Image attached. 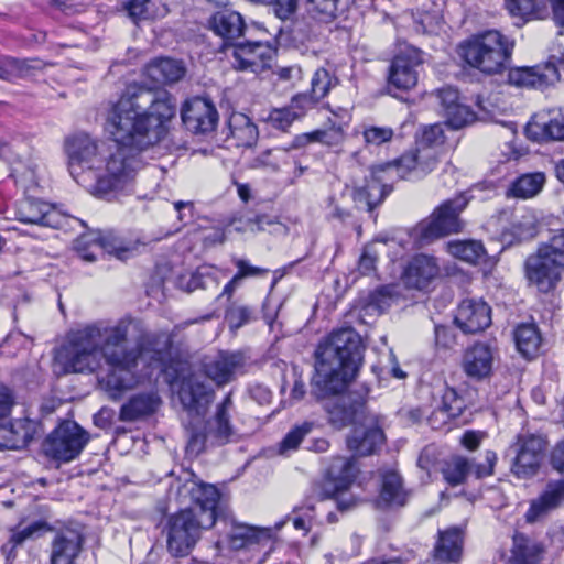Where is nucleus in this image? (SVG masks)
Instances as JSON below:
<instances>
[{"label":"nucleus","instance_id":"37998d69","mask_svg":"<svg viewBox=\"0 0 564 564\" xmlns=\"http://www.w3.org/2000/svg\"><path fill=\"white\" fill-rule=\"evenodd\" d=\"M447 250L455 258L468 263H478L486 256L482 243L476 240L449 241Z\"/></svg>","mask_w":564,"mask_h":564},{"label":"nucleus","instance_id":"79ce46f5","mask_svg":"<svg viewBox=\"0 0 564 564\" xmlns=\"http://www.w3.org/2000/svg\"><path fill=\"white\" fill-rule=\"evenodd\" d=\"M545 183V175L541 172L522 174L517 177L508 189V196L517 198H531L538 195Z\"/></svg>","mask_w":564,"mask_h":564},{"label":"nucleus","instance_id":"774afa93","mask_svg":"<svg viewBox=\"0 0 564 564\" xmlns=\"http://www.w3.org/2000/svg\"><path fill=\"white\" fill-rule=\"evenodd\" d=\"M378 254L371 246L364 248L358 261V270L361 274L368 275L376 270Z\"/></svg>","mask_w":564,"mask_h":564},{"label":"nucleus","instance_id":"680f3d73","mask_svg":"<svg viewBox=\"0 0 564 564\" xmlns=\"http://www.w3.org/2000/svg\"><path fill=\"white\" fill-rule=\"evenodd\" d=\"M390 305L391 294L386 286L376 290L369 296L368 307L376 310L378 313H383Z\"/></svg>","mask_w":564,"mask_h":564},{"label":"nucleus","instance_id":"864d4df0","mask_svg":"<svg viewBox=\"0 0 564 564\" xmlns=\"http://www.w3.org/2000/svg\"><path fill=\"white\" fill-rule=\"evenodd\" d=\"M542 130L549 139L564 140V108L551 110L549 120L542 124Z\"/></svg>","mask_w":564,"mask_h":564},{"label":"nucleus","instance_id":"4d7b16f0","mask_svg":"<svg viewBox=\"0 0 564 564\" xmlns=\"http://www.w3.org/2000/svg\"><path fill=\"white\" fill-rule=\"evenodd\" d=\"M70 541L63 534H57L51 544V564H70Z\"/></svg>","mask_w":564,"mask_h":564},{"label":"nucleus","instance_id":"dca6fc26","mask_svg":"<svg viewBox=\"0 0 564 564\" xmlns=\"http://www.w3.org/2000/svg\"><path fill=\"white\" fill-rule=\"evenodd\" d=\"M247 364L248 358L242 351L220 350L214 358L203 364V369L206 377L217 386H224L242 375Z\"/></svg>","mask_w":564,"mask_h":564},{"label":"nucleus","instance_id":"6e6552de","mask_svg":"<svg viewBox=\"0 0 564 564\" xmlns=\"http://www.w3.org/2000/svg\"><path fill=\"white\" fill-rule=\"evenodd\" d=\"M468 197L459 194L443 202L431 216L420 221L413 229V237L420 245H427L435 239L458 234L464 227L460 213L468 205Z\"/></svg>","mask_w":564,"mask_h":564},{"label":"nucleus","instance_id":"603ef678","mask_svg":"<svg viewBox=\"0 0 564 564\" xmlns=\"http://www.w3.org/2000/svg\"><path fill=\"white\" fill-rule=\"evenodd\" d=\"M444 116L447 123L453 129H460L475 120L474 111L468 106L463 105L459 101L448 110H445Z\"/></svg>","mask_w":564,"mask_h":564},{"label":"nucleus","instance_id":"a18cd8bd","mask_svg":"<svg viewBox=\"0 0 564 564\" xmlns=\"http://www.w3.org/2000/svg\"><path fill=\"white\" fill-rule=\"evenodd\" d=\"M337 84V77L332 75L326 68L321 67L315 70L311 79L310 93L321 100L326 97L329 90Z\"/></svg>","mask_w":564,"mask_h":564},{"label":"nucleus","instance_id":"5fc2aeb1","mask_svg":"<svg viewBox=\"0 0 564 564\" xmlns=\"http://www.w3.org/2000/svg\"><path fill=\"white\" fill-rule=\"evenodd\" d=\"M253 318V311L246 305L231 304L225 314V319L230 329H238L243 325L250 323Z\"/></svg>","mask_w":564,"mask_h":564},{"label":"nucleus","instance_id":"a19ab883","mask_svg":"<svg viewBox=\"0 0 564 564\" xmlns=\"http://www.w3.org/2000/svg\"><path fill=\"white\" fill-rule=\"evenodd\" d=\"M505 7L521 24L530 20L545 19L549 14L546 0H505Z\"/></svg>","mask_w":564,"mask_h":564},{"label":"nucleus","instance_id":"f8f14e48","mask_svg":"<svg viewBox=\"0 0 564 564\" xmlns=\"http://www.w3.org/2000/svg\"><path fill=\"white\" fill-rule=\"evenodd\" d=\"M423 64L422 52L408 48L393 57L387 75V90L395 96V91L412 90L419 82V68Z\"/></svg>","mask_w":564,"mask_h":564},{"label":"nucleus","instance_id":"9d476101","mask_svg":"<svg viewBox=\"0 0 564 564\" xmlns=\"http://www.w3.org/2000/svg\"><path fill=\"white\" fill-rule=\"evenodd\" d=\"M73 249L80 260L93 262L101 252L126 260L133 254L135 247L123 241L112 230H89L76 238Z\"/></svg>","mask_w":564,"mask_h":564},{"label":"nucleus","instance_id":"0eeeda50","mask_svg":"<svg viewBox=\"0 0 564 564\" xmlns=\"http://www.w3.org/2000/svg\"><path fill=\"white\" fill-rule=\"evenodd\" d=\"M234 408L231 393L217 404L214 415L203 424L189 423L187 430L186 453L192 456L199 455L207 444L223 446L236 441L237 431L230 421V411Z\"/></svg>","mask_w":564,"mask_h":564},{"label":"nucleus","instance_id":"c9c22d12","mask_svg":"<svg viewBox=\"0 0 564 564\" xmlns=\"http://www.w3.org/2000/svg\"><path fill=\"white\" fill-rule=\"evenodd\" d=\"M97 156V145L95 141L86 133H79L73 137V169L75 165L80 167L83 171L88 170L91 171L96 163H98ZM73 180H75L78 184H84L86 182L85 178H80L79 176H75L73 174Z\"/></svg>","mask_w":564,"mask_h":564},{"label":"nucleus","instance_id":"de8ad7c7","mask_svg":"<svg viewBox=\"0 0 564 564\" xmlns=\"http://www.w3.org/2000/svg\"><path fill=\"white\" fill-rule=\"evenodd\" d=\"M313 422L305 421L291 429L280 443V453L284 454L297 449L303 438L313 431Z\"/></svg>","mask_w":564,"mask_h":564},{"label":"nucleus","instance_id":"20e7f679","mask_svg":"<svg viewBox=\"0 0 564 564\" xmlns=\"http://www.w3.org/2000/svg\"><path fill=\"white\" fill-rule=\"evenodd\" d=\"M445 142L444 128L440 123L422 127L415 137V149L388 162L380 171L401 180L417 181L430 174L438 164L441 149Z\"/></svg>","mask_w":564,"mask_h":564},{"label":"nucleus","instance_id":"f03ea898","mask_svg":"<svg viewBox=\"0 0 564 564\" xmlns=\"http://www.w3.org/2000/svg\"><path fill=\"white\" fill-rule=\"evenodd\" d=\"M98 355L108 366L100 383L109 397L117 400L150 377L154 369L165 367L171 356L170 340L152 338L129 345L128 327L123 324L91 325L73 332V372H93L98 366Z\"/></svg>","mask_w":564,"mask_h":564},{"label":"nucleus","instance_id":"412c9836","mask_svg":"<svg viewBox=\"0 0 564 564\" xmlns=\"http://www.w3.org/2000/svg\"><path fill=\"white\" fill-rule=\"evenodd\" d=\"M558 79V69L553 62L532 67H513L508 72V83L520 88L544 89Z\"/></svg>","mask_w":564,"mask_h":564},{"label":"nucleus","instance_id":"49530a36","mask_svg":"<svg viewBox=\"0 0 564 564\" xmlns=\"http://www.w3.org/2000/svg\"><path fill=\"white\" fill-rule=\"evenodd\" d=\"M10 177L14 180L15 184L20 186L24 193L37 186L35 167L30 164H23L22 162L15 163V165L11 167Z\"/></svg>","mask_w":564,"mask_h":564},{"label":"nucleus","instance_id":"5701e85b","mask_svg":"<svg viewBox=\"0 0 564 564\" xmlns=\"http://www.w3.org/2000/svg\"><path fill=\"white\" fill-rule=\"evenodd\" d=\"M454 321L464 333L481 332L491 324V308L481 300L467 299L460 302Z\"/></svg>","mask_w":564,"mask_h":564},{"label":"nucleus","instance_id":"4be33fe9","mask_svg":"<svg viewBox=\"0 0 564 564\" xmlns=\"http://www.w3.org/2000/svg\"><path fill=\"white\" fill-rule=\"evenodd\" d=\"M54 530V527L43 519L32 521L26 525L19 523L9 530V539L1 545L0 552L7 562H13L18 557V550L23 547L28 541L37 540Z\"/></svg>","mask_w":564,"mask_h":564},{"label":"nucleus","instance_id":"3c124183","mask_svg":"<svg viewBox=\"0 0 564 564\" xmlns=\"http://www.w3.org/2000/svg\"><path fill=\"white\" fill-rule=\"evenodd\" d=\"M442 410L448 413L452 417H459L466 409V401L453 388L446 387L442 394V400L438 405Z\"/></svg>","mask_w":564,"mask_h":564},{"label":"nucleus","instance_id":"cd10ccee","mask_svg":"<svg viewBox=\"0 0 564 564\" xmlns=\"http://www.w3.org/2000/svg\"><path fill=\"white\" fill-rule=\"evenodd\" d=\"M210 29L220 36L225 46L232 47V43L240 39L246 30L242 15L234 10L224 9L213 14L209 21Z\"/></svg>","mask_w":564,"mask_h":564},{"label":"nucleus","instance_id":"72a5a7b5","mask_svg":"<svg viewBox=\"0 0 564 564\" xmlns=\"http://www.w3.org/2000/svg\"><path fill=\"white\" fill-rule=\"evenodd\" d=\"M54 210L45 202L24 197L19 200L15 208V218L24 224L52 226Z\"/></svg>","mask_w":564,"mask_h":564},{"label":"nucleus","instance_id":"7c9ffc66","mask_svg":"<svg viewBox=\"0 0 564 564\" xmlns=\"http://www.w3.org/2000/svg\"><path fill=\"white\" fill-rule=\"evenodd\" d=\"M356 426L347 437V447L358 456H368L377 452L384 442L383 431L379 426Z\"/></svg>","mask_w":564,"mask_h":564},{"label":"nucleus","instance_id":"f257e3e1","mask_svg":"<svg viewBox=\"0 0 564 564\" xmlns=\"http://www.w3.org/2000/svg\"><path fill=\"white\" fill-rule=\"evenodd\" d=\"M175 112L166 90L128 86L107 113L105 129L113 143L104 159L105 172L89 184V192L107 200L128 192L143 166L141 152L163 139Z\"/></svg>","mask_w":564,"mask_h":564},{"label":"nucleus","instance_id":"13d9d810","mask_svg":"<svg viewBox=\"0 0 564 564\" xmlns=\"http://www.w3.org/2000/svg\"><path fill=\"white\" fill-rule=\"evenodd\" d=\"M308 11L319 15L323 21L333 20L341 9V0H307Z\"/></svg>","mask_w":564,"mask_h":564},{"label":"nucleus","instance_id":"69168bd1","mask_svg":"<svg viewBox=\"0 0 564 564\" xmlns=\"http://www.w3.org/2000/svg\"><path fill=\"white\" fill-rule=\"evenodd\" d=\"M149 2L150 0H126L123 7L129 18L137 23L147 18Z\"/></svg>","mask_w":564,"mask_h":564},{"label":"nucleus","instance_id":"9b49d317","mask_svg":"<svg viewBox=\"0 0 564 564\" xmlns=\"http://www.w3.org/2000/svg\"><path fill=\"white\" fill-rule=\"evenodd\" d=\"M547 441L542 434L521 432L509 447L514 454L511 473L519 479L533 477L541 466Z\"/></svg>","mask_w":564,"mask_h":564},{"label":"nucleus","instance_id":"052dcab7","mask_svg":"<svg viewBox=\"0 0 564 564\" xmlns=\"http://www.w3.org/2000/svg\"><path fill=\"white\" fill-rule=\"evenodd\" d=\"M263 4L270 6L274 15L280 20H288L295 13L299 0H270Z\"/></svg>","mask_w":564,"mask_h":564},{"label":"nucleus","instance_id":"1a4fd4ad","mask_svg":"<svg viewBox=\"0 0 564 564\" xmlns=\"http://www.w3.org/2000/svg\"><path fill=\"white\" fill-rule=\"evenodd\" d=\"M212 527V513L203 518L195 510L183 509L171 514L164 525L167 551L175 557L188 555L199 540L202 530Z\"/></svg>","mask_w":564,"mask_h":564},{"label":"nucleus","instance_id":"ddd939ff","mask_svg":"<svg viewBox=\"0 0 564 564\" xmlns=\"http://www.w3.org/2000/svg\"><path fill=\"white\" fill-rule=\"evenodd\" d=\"M230 48L232 67L252 74H261L269 69L275 55L274 47L269 42L262 41L232 43Z\"/></svg>","mask_w":564,"mask_h":564},{"label":"nucleus","instance_id":"bb28decb","mask_svg":"<svg viewBox=\"0 0 564 564\" xmlns=\"http://www.w3.org/2000/svg\"><path fill=\"white\" fill-rule=\"evenodd\" d=\"M464 533L457 527L438 532L432 564H459L463 555Z\"/></svg>","mask_w":564,"mask_h":564},{"label":"nucleus","instance_id":"e2e57ef3","mask_svg":"<svg viewBox=\"0 0 564 564\" xmlns=\"http://www.w3.org/2000/svg\"><path fill=\"white\" fill-rule=\"evenodd\" d=\"M17 398L13 390L4 384H0V422L10 416Z\"/></svg>","mask_w":564,"mask_h":564},{"label":"nucleus","instance_id":"2eb2a0df","mask_svg":"<svg viewBox=\"0 0 564 564\" xmlns=\"http://www.w3.org/2000/svg\"><path fill=\"white\" fill-rule=\"evenodd\" d=\"M221 527L226 535V542L232 550H241L250 544L272 538V529L269 527H252L237 522L229 510L221 511L214 524Z\"/></svg>","mask_w":564,"mask_h":564},{"label":"nucleus","instance_id":"6e6d98bb","mask_svg":"<svg viewBox=\"0 0 564 564\" xmlns=\"http://www.w3.org/2000/svg\"><path fill=\"white\" fill-rule=\"evenodd\" d=\"M295 120L296 115L288 106L271 109L265 119L269 126L283 132L288 131Z\"/></svg>","mask_w":564,"mask_h":564},{"label":"nucleus","instance_id":"c03bdc74","mask_svg":"<svg viewBox=\"0 0 564 564\" xmlns=\"http://www.w3.org/2000/svg\"><path fill=\"white\" fill-rule=\"evenodd\" d=\"M471 463L467 458L456 457L452 459L443 470L444 478L452 486H457L465 481L471 474Z\"/></svg>","mask_w":564,"mask_h":564},{"label":"nucleus","instance_id":"393cba45","mask_svg":"<svg viewBox=\"0 0 564 564\" xmlns=\"http://www.w3.org/2000/svg\"><path fill=\"white\" fill-rule=\"evenodd\" d=\"M326 410L329 423L336 429L367 422V408L364 400L352 401L349 397H341L327 403Z\"/></svg>","mask_w":564,"mask_h":564},{"label":"nucleus","instance_id":"39448f33","mask_svg":"<svg viewBox=\"0 0 564 564\" xmlns=\"http://www.w3.org/2000/svg\"><path fill=\"white\" fill-rule=\"evenodd\" d=\"M359 467L352 457H333L322 478L312 485L311 498L318 501L335 500L337 510L346 512L355 508L358 499L349 494L356 481Z\"/></svg>","mask_w":564,"mask_h":564},{"label":"nucleus","instance_id":"6ab92c4d","mask_svg":"<svg viewBox=\"0 0 564 564\" xmlns=\"http://www.w3.org/2000/svg\"><path fill=\"white\" fill-rule=\"evenodd\" d=\"M496 355L497 348L491 343H475L464 351L462 360L464 373L476 381L488 378L492 372Z\"/></svg>","mask_w":564,"mask_h":564},{"label":"nucleus","instance_id":"423d86ee","mask_svg":"<svg viewBox=\"0 0 564 564\" xmlns=\"http://www.w3.org/2000/svg\"><path fill=\"white\" fill-rule=\"evenodd\" d=\"M513 44L499 31L474 35L459 46V55L470 67L486 75L501 73L508 65Z\"/></svg>","mask_w":564,"mask_h":564},{"label":"nucleus","instance_id":"aec40b11","mask_svg":"<svg viewBox=\"0 0 564 564\" xmlns=\"http://www.w3.org/2000/svg\"><path fill=\"white\" fill-rule=\"evenodd\" d=\"M214 395V390L194 375L184 378L178 390V399L191 416H204Z\"/></svg>","mask_w":564,"mask_h":564},{"label":"nucleus","instance_id":"f3484780","mask_svg":"<svg viewBox=\"0 0 564 564\" xmlns=\"http://www.w3.org/2000/svg\"><path fill=\"white\" fill-rule=\"evenodd\" d=\"M182 121L186 129L195 134L213 132L218 123V111L208 98L194 97L182 108Z\"/></svg>","mask_w":564,"mask_h":564},{"label":"nucleus","instance_id":"e433bc0d","mask_svg":"<svg viewBox=\"0 0 564 564\" xmlns=\"http://www.w3.org/2000/svg\"><path fill=\"white\" fill-rule=\"evenodd\" d=\"M438 273L435 259L425 254L416 256L405 271L406 283L417 290H423Z\"/></svg>","mask_w":564,"mask_h":564},{"label":"nucleus","instance_id":"0e129e2a","mask_svg":"<svg viewBox=\"0 0 564 564\" xmlns=\"http://www.w3.org/2000/svg\"><path fill=\"white\" fill-rule=\"evenodd\" d=\"M497 460V455L492 451H487L485 455V463H476L475 460H470L471 463V474L476 476V478H484L494 474V467Z\"/></svg>","mask_w":564,"mask_h":564},{"label":"nucleus","instance_id":"4468645a","mask_svg":"<svg viewBox=\"0 0 564 564\" xmlns=\"http://www.w3.org/2000/svg\"><path fill=\"white\" fill-rule=\"evenodd\" d=\"M564 262L554 256L544 245L536 253L528 257L525 261V275L541 291L553 289L561 279Z\"/></svg>","mask_w":564,"mask_h":564},{"label":"nucleus","instance_id":"bf43d9fd","mask_svg":"<svg viewBox=\"0 0 564 564\" xmlns=\"http://www.w3.org/2000/svg\"><path fill=\"white\" fill-rule=\"evenodd\" d=\"M318 99L310 91L301 93L291 98L288 107L296 115V120L303 118L306 112L318 104Z\"/></svg>","mask_w":564,"mask_h":564},{"label":"nucleus","instance_id":"7ed1b4c3","mask_svg":"<svg viewBox=\"0 0 564 564\" xmlns=\"http://www.w3.org/2000/svg\"><path fill=\"white\" fill-rule=\"evenodd\" d=\"M362 362L359 334L351 327L334 330L315 350L312 386L318 398L341 392L358 373Z\"/></svg>","mask_w":564,"mask_h":564},{"label":"nucleus","instance_id":"ea45409f","mask_svg":"<svg viewBox=\"0 0 564 564\" xmlns=\"http://www.w3.org/2000/svg\"><path fill=\"white\" fill-rule=\"evenodd\" d=\"M544 552L543 545L523 533L513 535L511 564H536Z\"/></svg>","mask_w":564,"mask_h":564},{"label":"nucleus","instance_id":"b1692460","mask_svg":"<svg viewBox=\"0 0 564 564\" xmlns=\"http://www.w3.org/2000/svg\"><path fill=\"white\" fill-rule=\"evenodd\" d=\"M39 423L29 417L14 419L0 425V451H20L34 438Z\"/></svg>","mask_w":564,"mask_h":564},{"label":"nucleus","instance_id":"4c0bfd02","mask_svg":"<svg viewBox=\"0 0 564 564\" xmlns=\"http://www.w3.org/2000/svg\"><path fill=\"white\" fill-rule=\"evenodd\" d=\"M513 340L517 350L525 359L535 358L541 350L542 336L534 323H522L513 330Z\"/></svg>","mask_w":564,"mask_h":564},{"label":"nucleus","instance_id":"473e14b6","mask_svg":"<svg viewBox=\"0 0 564 564\" xmlns=\"http://www.w3.org/2000/svg\"><path fill=\"white\" fill-rule=\"evenodd\" d=\"M161 404L160 397L154 392L138 393L122 404L119 419L122 422H134L152 415Z\"/></svg>","mask_w":564,"mask_h":564},{"label":"nucleus","instance_id":"338daca9","mask_svg":"<svg viewBox=\"0 0 564 564\" xmlns=\"http://www.w3.org/2000/svg\"><path fill=\"white\" fill-rule=\"evenodd\" d=\"M234 263L238 269V271L235 275L240 281H242L246 278L261 276L269 272L268 269L252 265L251 263H249V261L243 260V259H237L234 261Z\"/></svg>","mask_w":564,"mask_h":564},{"label":"nucleus","instance_id":"a878e982","mask_svg":"<svg viewBox=\"0 0 564 564\" xmlns=\"http://www.w3.org/2000/svg\"><path fill=\"white\" fill-rule=\"evenodd\" d=\"M349 121L350 116L343 111L340 121L333 122L327 128L296 134L290 144V149H302L311 143H321L327 147L338 145L345 139V128Z\"/></svg>","mask_w":564,"mask_h":564},{"label":"nucleus","instance_id":"f704fd0d","mask_svg":"<svg viewBox=\"0 0 564 564\" xmlns=\"http://www.w3.org/2000/svg\"><path fill=\"white\" fill-rule=\"evenodd\" d=\"M228 135L232 144L238 148H251L259 138L258 127L241 112H232L228 119Z\"/></svg>","mask_w":564,"mask_h":564},{"label":"nucleus","instance_id":"a211bd4d","mask_svg":"<svg viewBox=\"0 0 564 564\" xmlns=\"http://www.w3.org/2000/svg\"><path fill=\"white\" fill-rule=\"evenodd\" d=\"M180 495H188L192 502L191 510H195L198 517L206 518L212 513L214 524L221 511H226L218 506L220 494L214 485L198 482L194 479L186 480L178 489Z\"/></svg>","mask_w":564,"mask_h":564},{"label":"nucleus","instance_id":"2f4dec72","mask_svg":"<svg viewBox=\"0 0 564 564\" xmlns=\"http://www.w3.org/2000/svg\"><path fill=\"white\" fill-rule=\"evenodd\" d=\"M410 492L404 488L401 476L394 470L382 475L381 490L377 500L380 508H401L409 500Z\"/></svg>","mask_w":564,"mask_h":564},{"label":"nucleus","instance_id":"58836bf2","mask_svg":"<svg viewBox=\"0 0 564 564\" xmlns=\"http://www.w3.org/2000/svg\"><path fill=\"white\" fill-rule=\"evenodd\" d=\"M144 74L158 85L170 84L185 75V67L173 58H158L145 66Z\"/></svg>","mask_w":564,"mask_h":564},{"label":"nucleus","instance_id":"c756f323","mask_svg":"<svg viewBox=\"0 0 564 564\" xmlns=\"http://www.w3.org/2000/svg\"><path fill=\"white\" fill-rule=\"evenodd\" d=\"M564 501V479L550 480L540 497L533 500L525 513L528 522H535Z\"/></svg>","mask_w":564,"mask_h":564},{"label":"nucleus","instance_id":"8fccbe9b","mask_svg":"<svg viewBox=\"0 0 564 564\" xmlns=\"http://www.w3.org/2000/svg\"><path fill=\"white\" fill-rule=\"evenodd\" d=\"M52 368L54 375L57 377L70 372V339L68 334L63 343L54 349Z\"/></svg>","mask_w":564,"mask_h":564},{"label":"nucleus","instance_id":"09e8293b","mask_svg":"<svg viewBox=\"0 0 564 564\" xmlns=\"http://www.w3.org/2000/svg\"><path fill=\"white\" fill-rule=\"evenodd\" d=\"M362 135L368 147H380L392 141L395 132L388 126L368 124L364 127Z\"/></svg>","mask_w":564,"mask_h":564},{"label":"nucleus","instance_id":"c85d7f7f","mask_svg":"<svg viewBox=\"0 0 564 564\" xmlns=\"http://www.w3.org/2000/svg\"><path fill=\"white\" fill-rule=\"evenodd\" d=\"M42 452L50 459L59 463L70 460V423L63 420L43 441Z\"/></svg>","mask_w":564,"mask_h":564}]
</instances>
